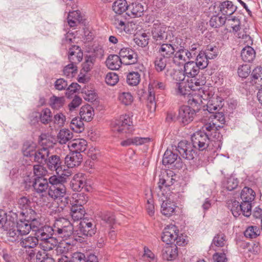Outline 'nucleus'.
I'll return each mask as SVG.
<instances>
[{
    "label": "nucleus",
    "instance_id": "nucleus-41",
    "mask_svg": "<svg viewBox=\"0 0 262 262\" xmlns=\"http://www.w3.org/2000/svg\"><path fill=\"white\" fill-rule=\"evenodd\" d=\"M15 225L14 221L10 219H8L7 213L3 210H0V228L3 230L9 229Z\"/></svg>",
    "mask_w": 262,
    "mask_h": 262
},
{
    "label": "nucleus",
    "instance_id": "nucleus-5",
    "mask_svg": "<svg viewBox=\"0 0 262 262\" xmlns=\"http://www.w3.org/2000/svg\"><path fill=\"white\" fill-rule=\"evenodd\" d=\"M151 36L153 42L156 45H161L163 42H167L169 35V30L163 23L158 20L154 22L151 28Z\"/></svg>",
    "mask_w": 262,
    "mask_h": 262
},
{
    "label": "nucleus",
    "instance_id": "nucleus-35",
    "mask_svg": "<svg viewBox=\"0 0 262 262\" xmlns=\"http://www.w3.org/2000/svg\"><path fill=\"white\" fill-rule=\"evenodd\" d=\"M241 56L243 60L245 62H250L252 61L255 57V51L253 48L247 46L242 49Z\"/></svg>",
    "mask_w": 262,
    "mask_h": 262
},
{
    "label": "nucleus",
    "instance_id": "nucleus-58",
    "mask_svg": "<svg viewBox=\"0 0 262 262\" xmlns=\"http://www.w3.org/2000/svg\"><path fill=\"white\" fill-rule=\"evenodd\" d=\"M52 113L50 109L46 108L40 113L39 119L41 122L44 124H48L52 120Z\"/></svg>",
    "mask_w": 262,
    "mask_h": 262
},
{
    "label": "nucleus",
    "instance_id": "nucleus-22",
    "mask_svg": "<svg viewBox=\"0 0 262 262\" xmlns=\"http://www.w3.org/2000/svg\"><path fill=\"white\" fill-rule=\"evenodd\" d=\"M123 63L119 55H110L105 61L106 66L110 70H117Z\"/></svg>",
    "mask_w": 262,
    "mask_h": 262
},
{
    "label": "nucleus",
    "instance_id": "nucleus-42",
    "mask_svg": "<svg viewBox=\"0 0 262 262\" xmlns=\"http://www.w3.org/2000/svg\"><path fill=\"white\" fill-rule=\"evenodd\" d=\"M260 230L259 228L256 226H249L245 229L244 235L247 239H254L259 236Z\"/></svg>",
    "mask_w": 262,
    "mask_h": 262
},
{
    "label": "nucleus",
    "instance_id": "nucleus-12",
    "mask_svg": "<svg viewBox=\"0 0 262 262\" xmlns=\"http://www.w3.org/2000/svg\"><path fill=\"white\" fill-rule=\"evenodd\" d=\"M158 53L160 56L165 58H169L173 56L176 52V45H173L172 42L170 43L163 42L161 45H158Z\"/></svg>",
    "mask_w": 262,
    "mask_h": 262
},
{
    "label": "nucleus",
    "instance_id": "nucleus-64",
    "mask_svg": "<svg viewBox=\"0 0 262 262\" xmlns=\"http://www.w3.org/2000/svg\"><path fill=\"white\" fill-rule=\"evenodd\" d=\"M66 118L62 113H57L53 118V123L55 128H60L64 126Z\"/></svg>",
    "mask_w": 262,
    "mask_h": 262
},
{
    "label": "nucleus",
    "instance_id": "nucleus-63",
    "mask_svg": "<svg viewBox=\"0 0 262 262\" xmlns=\"http://www.w3.org/2000/svg\"><path fill=\"white\" fill-rule=\"evenodd\" d=\"M175 182V179L172 177H168L167 175L165 177L160 178L158 183V187L160 190H162L164 187H168L172 185Z\"/></svg>",
    "mask_w": 262,
    "mask_h": 262
},
{
    "label": "nucleus",
    "instance_id": "nucleus-18",
    "mask_svg": "<svg viewBox=\"0 0 262 262\" xmlns=\"http://www.w3.org/2000/svg\"><path fill=\"white\" fill-rule=\"evenodd\" d=\"M206 105L208 112L210 114H213L214 111L222 109L223 106L222 99L216 96H212L208 100Z\"/></svg>",
    "mask_w": 262,
    "mask_h": 262
},
{
    "label": "nucleus",
    "instance_id": "nucleus-10",
    "mask_svg": "<svg viewBox=\"0 0 262 262\" xmlns=\"http://www.w3.org/2000/svg\"><path fill=\"white\" fill-rule=\"evenodd\" d=\"M79 233L85 236L91 237L94 235L97 230L96 225L89 220H83L79 224Z\"/></svg>",
    "mask_w": 262,
    "mask_h": 262
},
{
    "label": "nucleus",
    "instance_id": "nucleus-50",
    "mask_svg": "<svg viewBox=\"0 0 262 262\" xmlns=\"http://www.w3.org/2000/svg\"><path fill=\"white\" fill-rule=\"evenodd\" d=\"M178 158V155L172 151L167 150L163 156L162 163L164 165L173 163Z\"/></svg>",
    "mask_w": 262,
    "mask_h": 262
},
{
    "label": "nucleus",
    "instance_id": "nucleus-17",
    "mask_svg": "<svg viewBox=\"0 0 262 262\" xmlns=\"http://www.w3.org/2000/svg\"><path fill=\"white\" fill-rule=\"evenodd\" d=\"M68 146L71 151L81 154L86 150L87 142L83 139H76L69 142Z\"/></svg>",
    "mask_w": 262,
    "mask_h": 262
},
{
    "label": "nucleus",
    "instance_id": "nucleus-52",
    "mask_svg": "<svg viewBox=\"0 0 262 262\" xmlns=\"http://www.w3.org/2000/svg\"><path fill=\"white\" fill-rule=\"evenodd\" d=\"M166 59L162 56H157L154 61L155 68L157 72H161L166 69Z\"/></svg>",
    "mask_w": 262,
    "mask_h": 262
},
{
    "label": "nucleus",
    "instance_id": "nucleus-27",
    "mask_svg": "<svg viewBox=\"0 0 262 262\" xmlns=\"http://www.w3.org/2000/svg\"><path fill=\"white\" fill-rule=\"evenodd\" d=\"M221 125L216 124V122H212L209 119V122L205 123L202 127V130L199 132H204L206 134L209 135V137L212 138L215 133L219 132V128H221Z\"/></svg>",
    "mask_w": 262,
    "mask_h": 262
},
{
    "label": "nucleus",
    "instance_id": "nucleus-44",
    "mask_svg": "<svg viewBox=\"0 0 262 262\" xmlns=\"http://www.w3.org/2000/svg\"><path fill=\"white\" fill-rule=\"evenodd\" d=\"M148 96L147 97V106L150 112L155 111L156 108L155 102V93L152 86L149 84L148 86Z\"/></svg>",
    "mask_w": 262,
    "mask_h": 262
},
{
    "label": "nucleus",
    "instance_id": "nucleus-8",
    "mask_svg": "<svg viewBox=\"0 0 262 262\" xmlns=\"http://www.w3.org/2000/svg\"><path fill=\"white\" fill-rule=\"evenodd\" d=\"M228 206L232 214L235 217H238L241 214L247 217H249L251 214V209H249V213H247V205H245L242 201L239 203L236 200L232 201L231 203L228 204Z\"/></svg>",
    "mask_w": 262,
    "mask_h": 262
},
{
    "label": "nucleus",
    "instance_id": "nucleus-14",
    "mask_svg": "<svg viewBox=\"0 0 262 262\" xmlns=\"http://www.w3.org/2000/svg\"><path fill=\"white\" fill-rule=\"evenodd\" d=\"M31 186L33 187L34 191L38 193L41 194L49 189V180L46 178L34 179L32 182Z\"/></svg>",
    "mask_w": 262,
    "mask_h": 262
},
{
    "label": "nucleus",
    "instance_id": "nucleus-26",
    "mask_svg": "<svg viewBox=\"0 0 262 262\" xmlns=\"http://www.w3.org/2000/svg\"><path fill=\"white\" fill-rule=\"evenodd\" d=\"M218 9L223 15H231L236 10L237 7L231 1H226L221 3Z\"/></svg>",
    "mask_w": 262,
    "mask_h": 262
},
{
    "label": "nucleus",
    "instance_id": "nucleus-20",
    "mask_svg": "<svg viewBox=\"0 0 262 262\" xmlns=\"http://www.w3.org/2000/svg\"><path fill=\"white\" fill-rule=\"evenodd\" d=\"M162 257L169 261L176 258L178 256V248L176 245H167L162 249Z\"/></svg>",
    "mask_w": 262,
    "mask_h": 262
},
{
    "label": "nucleus",
    "instance_id": "nucleus-34",
    "mask_svg": "<svg viewBox=\"0 0 262 262\" xmlns=\"http://www.w3.org/2000/svg\"><path fill=\"white\" fill-rule=\"evenodd\" d=\"M37 147L36 144L31 141L25 142L22 147V152L24 156L32 157L34 156Z\"/></svg>",
    "mask_w": 262,
    "mask_h": 262
},
{
    "label": "nucleus",
    "instance_id": "nucleus-19",
    "mask_svg": "<svg viewBox=\"0 0 262 262\" xmlns=\"http://www.w3.org/2000/svg\"><path fill=\"white\" fill-rule=\"evenodd\" d=\"M48 168L52 171H56L57 174L61 170V161L60 157L57 155H52L48 157L46 162Z\"/></svg>",
    "mask_w": 262,
    "mask_h": 262
},
{
    "label": "nucleus",
    "instance_id": "nucleus-15",
    "mask_svg": "<svg viewBox=\"0 0 262 262\" xmlns=\"http://www.w3.org/2000/svg\"><path fill=\"white\" fill-rule=\"evenodd\" d=\"M82 156L79 152L71 151L65 159V164L69 168H73L79 166L82 161Z\"/></svg>",
    "mask_w": 262,
    "mask_h": 262
},
{
    "label": "nucleus",
    "instance_id": "nucleus-31",
    "mask_svg": "<svg viewBox=\"0 0 262 262\" xmlns=\"http://www.w3.org/2000/svg\"><path fill=\"white\" fill-rule=\"evenodd\" d=\"M79 115L81 119L89 122L93 118L94 111L91 105L89 104L85 105L80 108Z\"/></svg>",
    "mask_w": 262,
    "mask_h": 262
},
{
    "label": "nucleus",
    "instance_id": "nucleus-2",
    "mask_svg": "<svg viewBox=\"0 0 262 262\" xmlns=\"http://www.w3.org/2000/svg\"><path fill=\"white\" fill-rule=\"evenodd\" d=\"M50 186L49 188L48 193L49 196L54 200L60 198L67 193V188L64 183L66 179L62 177H56L53 176L49 179Z\"/></svg>",
    "mask_w": 262,
    "mask_h": 262
},
{
    "label": "nucleus",
    "instance_id": "nucleus-62",
    "mask_svg": "<svg viewBox=\"0 0 262 262\" xmlns=\"http://www.w3.org/2000/svg\"><path fill=\"white\" fill-rule=\"evenodd\" d=\"M64 103V98L63 97L53 96L50 98V105L54 109H59L63 105Z\"/></svg>",
    "mask_w": 262,
    "mask_h": 262
},
{
    "label": "nucleus",
    "instance_id": "nucleus-59",
    "mask_svg": "<svg viewBox=\"0 0 262 262\" xmlns=\"http://www.w3.org/2000/svg\"><path fill=\"white\" fill-rule=\"evenodd\" d=\"M176 53L173 55V62L179 65L180 64H185L186 61L185 56L183 52V49H180L178 51L176 50Z\"/></svg>",
    "mask_w": 262,
    "mask_h": 262
},
{
    "label": "nucleus",
    "instance_id": "nucleus-46",
    "mask_svg": "<svg viewBox=\"0 0 262 262\" xmlns=\"http://www.w3.org/2000/svg\"><path fill=\"white\" fill-rule=\"evenodd\" d=\"M252 81L260 87H262V67L255 68L251 74Z\"/></svg>",
    "mask_w": 262,
    "mask_h": 262
},
{
    "label": "nucleus",
    "instance_id": "nucleus-38",
    "mask_svg": "<svg viewBox=\"0 0 262 262\" xmlns=\"http://www.w3.org/2000/svg\"><path fill=\"white\" fill-rule=\"evenodd\" d=\"M128 6L126 0H116L114 3L112 8L117 15H121L125 11H128Z\"/></svg>",
    "mask_w": 262,
    "mask_h": 262
},
{
    "label": "nucleus",
    "instance_id": "nucleus-60",
    "mask_svg": "<svg viewBox=\"0 0 262 262\" xmlns=\"http://www.w3.org/2000/svg\"><path fill=\"white\" fill-rule=\"evenodd\" d=\"M209 58L206 56L205 54L203 52H200L196 57L195 62L199 67L200 69H203L208 66Z\"/></svg>",
    "mask_w": 262,
    "mask_h": 262
},
{
    "label": "nucleus",
    "instance_id": "nucleus-9",
    "mask_svg": "<svg viewBox=\"0 0 262 262\" xmlns=\"http://www.w3.org/2000/svg\"><path fill=\"white\" fill-rule=\"evenodd\" d=\"M179 230L173 225H169L165 227L161 239L167 245L170 244L175 242L177 239V234L179 233Z\"/></svg>",
    "mask_w": 262,
    "mask_h": 262
},
{
    "label": "nucleus",
    "instance_id": "nucleus-33",
    "mask_svg": "<svg viewBox=\"0 0 262 262\" xmlns=\"http://www.w3.org/2000/svg\"><path fill=\"white\" fill-rule=\"evenodd\" d=\"M70 208L71 216L74 221H79L84 217L85 211L83 206L72 205Z\"/></svg>",
    "mask_w": 262,
    "mask_h": 262
},
{
    "label": "nucleus",
    "instance_id": "nucleus-43",
    "mask_svg": "<svg viewBox=\"0 0 262 262\" xmlns=\"http://www.w3.org/2000/svg\"><path fill=\"white\" fill-rule=\"evenodd\" d=\"M176 206L173 202L169 200H165L161 205V212L166 216H170L174 212Z\"/></svg>",
    "mask_w": 262,
    "mask_h": 262
},
{
    "label": "nucleus",
    "instance_id": "nucleus-30",
    "mask_svg": "<svg viewBox=\"0 0 262 262\" xmlns=\"http://www.w3.org/2000/svg\"><path fill=\"white\" fill-rule=\"evenodd\" d=\"M150 141L151 139L148 137L142 138L135 137L132 138H128L126 140L122 141L120 144L122 146H128L132 145L138 146L148 143Z\"/></svg>",
    "mask_w": 262,
    "mask_h": 262
},
{
    "label": "nucleus",
    "instance_id": "nucleus-21",
    "mask_svg": "<svg viewBox=\"0 0 262 262\" xmlns=\"http://www.w3.org/2000/svg\"><path fill=\"white\" fill-rule=\"evenodd\" d=\"M34 234L37 237L39 243V241L41 242L48 240L49 238L53 237L54 233L51 227L45 226L41 228L40 230H38Z\"/></svg>",
    "mask_w": 262,
    "mask_h": 262
},
{
    "label": "nucleus",
    "instance_id": "nucleus-7",
    "mask_svg": "<svg viewBox=\"0 0 262 262\" xmlns=\"http://www.w3.org/2000/svg\"><path fill=\"white\" fill-rule=\"evenodd\" d=\"M196 116V112L191 107L183 105L181 106L178 110L177 120L184 125L191 122Z\"/></svg>",
    "mask_w": 262,
    "mask_h": 262
},
{
    "label": "nucleus",
    "instance_id": "nucleus-39",
    "mask_svg": "<svg viewBox=\"0 0 262 262\" xmlns=\"http://www.w3.org/2000/svg\"><path fill=\"white\" fill-rule=\"evenodd\" d=\"M96 56L94 54L86 55L84 57V61L82 63V70L86 73L91 71L96 62Z\"/></svg>",
    "mask_w": 262,
    "mask_h": 262
},
{
    "label": "nucleus",
    "instance_id": "nucleus-29",
    "mask_svg": "<svg viewBox=\"0 0 262 262\" xmlns=\"http://www.w3.org/2000/svg\"><path fill=\"white\" fill-rule=\"evenodd\" d=\"M112 21L115 28L117 29L119 32L126 31L128 21L124 16L122 15H116L114 16Z\"/></svg>",
    "mask_w": 262,
    "mask_h": 262
},
{
    "label": "nucleus",
    "instance_id": "nucleus-11",
    "mask_svg": "<svg viewBox=\"0 0 262 262\" xmlns=\"http://www.w3.org/2000/svg\"><path fill=\"white\" fill-rule=\"evenodd\" d=\"M255 198V193L251 188L245 187L242 189L241 193V198L242 202L245 205H247V213H249V209L252 208V202L254 200Z\"/></svg>",
    "mask_w": 262,
    "mask_h": 262
},
{
    "label": "nucleus",
    "instance_id": "nucleus-61",
    "mask_svg": "<svg viewBox=\"0 0 262 262\" xmlns=\"http://www.w3.org/2000/svg\"><path fill=\"white\" fill-rule=\"evenodd\" d=\"M34 179L45 178V176L47 174L46 168L41 165H35L33 166Z\"/></svg>",
    "mask_w": 262,
    "mask_h": 262
},
{
    "label": "nucleus",
    "instance_id": "nucleus-51",
    "mask_svg": "<svg viewBox=\"0 0 262 262\" xmlns=\"http://www.w3.org/2000/svg\"><path fill=\"white\" fill-rule=\"evenodd\" d=\"M71 128L76 133H81L84 130V124L81 118H73L70 124Z\"/></svg>",
    "mask_w": 262,
    "mask_h": 262
},
{
    "label": "nucleus",
    "instance_id": "nucleus-16",
    "mask_svg": "<svg viewBox=\"0 0 262 262\" xmlns=\"http://www.w3.org/2000/svg\"><path fill=\"white\" fill-rule=\"evenodd\" d=\"M68 58L70 63L77 66L83 58V52L81 48L77 46L71 48L69 49Z\"/></svg>",
    "mask_w": 262,
    "mask_h": 262
},
{
    "label": "nucleus",
    "instance_id": "nucleus-37",
    "mask_svg": "<svg viewBox=\"0 0 262 262\" xmlns=\"http://www.w3.org/2000/svg\"><path fill=\"white\" fill-rule=\"evenodd\" d=\"M128 73L126 75V82L130 86L138 85L141 81V75L138 70ZM139 71H140L139 70Z\"/></svg>",
    "mask_w": 262,
    "mask_h": 262
},
{
    "label": "nucleus",
    "instance_id": "nucleus-4",
    "mask_svg": "<svg viewBox=\"0 0 262 262\" xmlns=\"http://www.w3.org/2000/svg\"><path fill=\"white\" fill-rule=\"evenodd\" d=\"M51 227L54 234L61 238H67L70 236L74 231L72 224L64 218L56 220Z\"/></svg>",
    "mask_w": 262,
    "mask_h": 262
},
{
    "label": "nucleus",
    "instance_id": "nucleus-32",
    "mask_svg": "<svg viewBox=\"0 0 262 262\" xmlns=\"http://www.w3.org/2000/svg\"><path fill=\"white\" fill-rule=\"evenodd\" d=\"M73 138V133L68 129H61L57 136V141L60 144H65L70 142Z\"/></svg>",
    "mask_w": 262,
    "mask_h": 262
},
{
    "label": "nucleus",
    "instance_id": "nucleus-56",
    "mask_svg": "<svg viewBox=\"0 0 262 262\" xmlns=\"http://www.w3.org/2000/svg\"><path fill=\"white\" fill-rule=\"evenodd\" d=\"M56 200L57 201L58 208H60L62 210H63L66 208H70L71 207L70 205L71 204L70 198L67 193L65 195L60 197V198L57 199Z\"/></svg>",
    "mask_w": 262,
    "mask_h": 262
},
{
    "label": "nucleus",
    "instance_id": "nucleus-57",
    "mask_svg": "<svg viewBox=\"0 0 262 262\" xmlns=\"http://www.w3.org/2000/svg\"><path fill=\"white\" fill-rule=\"evenodd\" d=\"M118 99L120 103L125 105H130L134 100L132 95L129 92H123L119 94Z\"/></svg>",
    "mask_w": 262,
    "mask_h": 262
},
{
    "label": "nucleus",
    "instance_id": "nucleus-36",
    "mask_svg": "<svg viewBox=\"0 0 262 262\" xmlns=\"http://www.w3.org/2000/svg\"><path fill=\"white\" fill-rule=\"evenodd\" d=\"M82 20V16L79 10L70 12L68 16V23L71 27L77 25Z\"/></svg>",
    "mask_w": 262,
    "mask_h": 262
},
{
    "label": "nucleus",
    "instance_id": "nucleus-53",
    "mask_svg": "<svg viewBox=\"0 0 262 262\" xmlns=\"http://www.w3.org/2000/svg\"><path fill=\"white\" fill-rule=\"evenodd\" d=\"M203 99L205 100V98H203V96L200 94L194 93L193 94H190L188 97V103L192 106L195 107L202 103Z\"/></svg>",
    "mask_w": 262,
    "mask_h": 262
},
{
    "label": "nucleus",
    "instance_id": "nucleus-28",
    "mask_svg": "<svg viewBox=\"0 0 262 262\" xmlns=\"http://www.w3.org/2000/svg\"><path fill=\"white\" fill-rule=\"evenodd\" d=\"M49 155V148L42 147L36 150L33 156L34 160L40 164L46 163Z\"/></svg>",
    "mask_w": 262,
    "mask_h": 262
},
{
    "label": "nucleus",
    "instance_id": "nucleus-47",
    "mask_svg": "<svg viewBox=\"0 0 262 262\" xmlns=\"http://www.w3.org/2000/svg\"><path fill=\"white\" fill-rule=\"evenodd\" d=\"M226 17L219 15L212 16L210 20V26L214 28H219L224 25L226 22Z\"/></svg>",
    "mask_w": 262,
    "mask_h": 262
},
{
    "label": "nucleus",
    "instance_id": "nucleus-23",
    "mask_svg": "<svg viewBox=\"0 0 262 262\" xmlns=\"http://www.w3.org/2000/svg\"><path fill=\"white\" fill-rule=\"evenodd\" d=\"M144 11V7L141 4L133 3L129 5L126 14L132 17H140L143 14Z\"/></svg>",
    "mask_w": 262,
    "mask_h": 262
},
{
    "label": "nucleus",
    "instance_id": "nucleus-25",
    "mask_svg": "<svg viewBox=\"0 0 262 262\" xmlns=\"http://www.w3.org/2000/svg\"><path fill=\"white\" fill-rule=\"evenodd\" d=\"M200 70L199 67L194 61H188L184 64V70L188 78L196 77Z\"/></svg>",
    "mask_w": 262,
    "mask_h": 262
},
{
    "label": "nucleus",
    "instance_id": "nucleus-3",
    "mask_svg": "<svg viewBox=\"0 0 262 262\" xmlns=\"http://www.w3.org/2000/svg\"><path fill=\"white\" fill-rule=\"evenodd\" d=\"M112 130L117 134H130L133 130V122L128 115L121 116L111 123Z\"/></svg>",
    "mask_w": 262,
    "mask_h": 262
},
{
    "label": "nucleus",
    "instance_id": "nucleus-49",
    "mask_svg": "<svg viewBox=\"0 0 262 262\" xmlns=\"http://www.w3.org/2000/svg\"><path fill=\"white\" fill-rule=\"evenodd\" d=\"M176 86L177 94L184 97L187 96V97L190 95V92L191 89L188 88L187 83L186 82L177 83Z\"/></svg>",
    "mask_w": 262,
    "mask_h": 262
},
{
    "label": "nucleus",
    "instance_id": "nucleus-24",
    "mask_svg": "<svg viewBox=\"0 0 262 262\" xmlns=\"http://www.w3.org/2000/svg\"><path fill=\"white\" fill-rule=\"evenodd\" d=\"M37 237L36 236H28L21 237L19 242V245L24 249H34L38 244Z\"/></svg>",
    "mask_w": 262,
    "mask_h": 262
},
{
    "label": "nucleus",
    "instance_id": "nucleus-54",
    "mask_svg": "<svg viewBox=\"0 0 262 262\" xmlns=\"http://www.w3.org/2000/svg\"><path fill=\"white\" fill-rule=\"evenodd\" d=\"M83 98L89 102H94L98 98L97 94L95 91L92 89H89L85 88L82 91Z\"/></svg>",
    "mask_w": 262,
    "mask_h": 262
},
{
    "label": "nucleus",
    "instance_id": "nucleus-55",
    "mask_svg": "<svg viewBox=\"0 0 262 262\" xmlns=\"http://www.w3.org/2000/svg\"><path fill=\"white\" fill-rule=\"evenodd\" d=\"M187 82L188 88L193 91L199 89L198 87L204 85L206 82L205 79H199L195 77L187 79Z\"/></svg>",
    "mask_w": 262,
    "mask_h": 262
},
{
    "label": "nucleus",
    "instance_id": "nucleus-40",
    "mask_svg": "<svg viewBox=\"0 0 262 262\" xmlns=\"http://www.w3.org/2000/svg\"><path fill=\"white\" fill-rule=\"evenodd\" d=\"M30 227V222L25 219L19 220L16 225V228L21 235L28 234L31 231Z\"/></svg>",
    "mask_w": 262,
    "mask_h": 262
},
{
    "label": "nucleus",
    "instance_id": "nucleus-48",
    "mask_svg": "<svg viewBox=\"0 0 262 262\" xmlns=\"http://www.w3.org/2000/svg\"><path fill=\"white\" fill-rule=\"evenodd\" d=\"M98 215L101 219L110 226L115 223V216L114 213L108 211L100 212Z\"/></svg>",
    "mask_w": 262,
    "mask_h": 262
},
{
    "label": "nucleus",
    "instance_id": "nucleus-6",
    "mask_svg": "<svg viewBox=\"0 0 262 262\" xmlns=\"http://www.w3.org/2000/svg\"><path fill=\"white\" fill-rule=\"evenodd\" d=\"M119 55L123 63L125 65H135L134 68L142 71L143 68L142 64L138 63V56L137 53L129 48H123L120 50Z\"/></svg>",
    "mask_w": 262,
    "mask_h": 262
},
{
    "label": "nucleus",
    "instance_id": "nucleus-1",
    "mask_svg": "<svg viewBox=\"0 0 262 262\" xmlns=\"http://www.w3.org/2000/svg\"><path fill=\"white\" fill-rule=\"evenodd\" d=\"M222 139L220 132L215 133L210 138L205 132L198 131L191 136V143L186 140L181 141L178 143L177 150L183 158L193 160L196 156L193 148L200 151L206 150L214 153L221 149Z\"/></svg>",
    "mask_w": 262,
    "mask_h": 262
},
{
    "label": "nucleus",
    "instance_id": "nucleus-45",
    "mask_svg": "<svg viewBox=\"0 0 262 262\" xmlns=\"http://www.w3.org/2000/svg\"><path fill=\"white\" fill-rule=\"evenodd\" d=\"M58 243V241L55 238L52 237L48 240L40 242L39 245L42 250L50 251L55 248Z\"/></svg>",
    "mask_w": 262,
    "mask_h": 262
},
{
    "label": "nucleus",
    "instance_id": "nucleus-13",
    "mask_svg": "<svg viewBox=\"0 0 262 262\" xmlns=\"http://www.w3.org/2000/svg\"><path fill=\"white\" fill-rule=\"evenodd\" d=\"M86 178L85 174L82 173L75 174L72 178L70 186L74 191H80L85 186Z\"/></svg>",
    "mask_w": 262,
    "mask_h": 262
}]
</instances>
